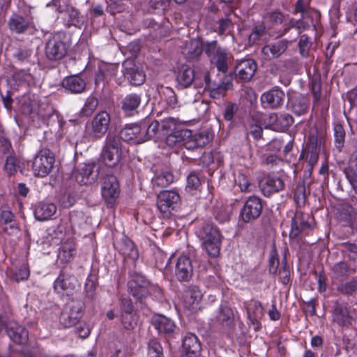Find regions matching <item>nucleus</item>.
Here are the masks:
<instances>
[{
  "label": "nucleus",
  "mask_w": 357,
  "mask_h": 357,
  "mask_svg": "<svg viewBox=\"0 0 357 357\" xmlns=\"http://www.w3.org/2000/svg\"><path fill=\"white\" fill-rule=\"evenodd\" d=\"M128 288L130 294L138 301L143 302L153 291L159 298L162 297V289L152 285L145 276L140 273H135L128 282Z\"/></svg>",
  "instance_id": "obj_1"
},
{
  "label": "nucleus",
  "mask_w": 357,
  "mask_h": 357,
  "mask_svg": "<svg viewBox=\"0 0 357 357\" xmlns=\"http://www.w3.org/2000/svg\"><path fill=\"white\" fill-rule=\"evenodd\" d=\"M198 237L202 241V244L208 255L217 257L220 250V231L211 223H206L197 231Z\"/></svg>",
  "instance_id": "obj_2"
},
{
  "label": "nucleus",
  "mask_w": 357,
  "mask_h": 357,
  "mask_svg": "<svg viewBox=\"0 0 357 357\" xmlns=\"http://www.w3.org/2000/svg\"><path fill=\"white\" fill-rule=\"evenodd\" d=\"M112 117L109 112L100 111L96 114L86 126V136L91 141L102 139L110 128Z\"/></svg>",
  "instance_id": "obj_3"
},
{
  "label": "nucleus",
  "mask_w": 357,
  "mask_h": 357,
  "mask_svg": "<svg viewBox=\"0 0 357 357\" xmlns=\"http://www.w3.org/2000/svg\"><path fill=\"white\" fill-rule=\"evenodd\" d=\"M121 141L119 137L107 135L102 147L100 158L109 167H116L121 158Z\"/></svg>",
  "instance_id": "obj_4"
},
{
  "label": "nucleus",
  "mask_w": 357,
  "mask_h": 357,
  "mask_svg": "<svg viewBox=\"0 0 357 357\" xmlns=\"http://www.w3.org/2000/svg\"><path fill=\"white\" fill-rule=\"evenodd\" d=\"M70 45L63 33H57L50 37L45 45V54L51 61H60L68 54Z\"/></svg>",
  "instance_id": "obj_5"
},
{
  "label": "nucleus",
  "mask_w": 357,
  "mask_h": 357,
  "mask_svg": "<svg viewBox=\"0 0 357 357\" xmlns=\"http://www.w3.org/2000/svg\"><path fill=\"white\" fill-rule=\"evenodd\" d=\"M55 162L54 153L48 149L37 152L32 162V171L35 176L45 177L52 170Z\"/></svg>",
  "instance_id": "obj_6"
},
{
  "label": "nucleus",
  "mask_w": 357,
  "mask_h": 357,
  "mask_svg": "<svg viewBox=\"0 0 357 357\" xmlns=\"http://www.w3.org/2000/svg\"><path fill=\"white\" fill-rule=\"evenodd\" d=\"M26 83L28 87L30 88L26 95L24 96V114L28 113L35 116L40 115V106L38 104V96L36 94L31 93L33 89H36V80L33 75L31 73H24V84Z\"/></svg>",
  "instance_id": "obj_7"
},
{
  "label": "nucleus",
  "mask_w": 357,
  "mask_h": 357,
  "mask_svg": "<svg viewBox=\"0 0 357 357\" xmlns=\"http://www.w3.org/2000/svg\"><path fill=\"white\" fill-rule=\"evenodd\" d=\"M101 193L107 206L112 207L120 194L119 184L114 175H106L102 183Z\"/></svg>",
  "instance_id": "obj_8"
},
{
  "label": "nucleus",
  "mask_w": 357,
  "mask_h": 357,
  "mask_svg": "<svg viewBox=\"0 0 357 357\" xmlns=\"http://www.w3.org/2000/svg\"><path fill=\"white\" fill-rule=\"evenodd\" d=\"M262 200L257 196H250L245 202L240 215L245 222H249L258 218L262 213Z\"/></svg>",
  "instance_id": "obj_9"
},
{
  "label": "nucleus",
  "mask_w": 357,
  "mask_h": 357,
  "mask_svg": "<svg viewBox=\"0 0 357 357\" xmlns=\"http://www.w3.org/2000/svg\"><path fill=\"white\" fill-rule=\"evenodd\" d=\"M179 201L180 196L176 191L163 190L158 195L157 206L161 213L168 216L176 207Z\"/></svg>",
  "instance_id": "obj_10"
},
{
  "label": "nucleus",
  "mask_w": 357,
  "mask_h": 357,
  "mask_svg": "<svg viewBox=\"0 0 357 357\" xmlns=\"http://www.w3.org/2000/svg\"><path fill=\"white\" fill-rule=\"evenodd\" d=\"M243 307L246 310L247 318L250 324L253 326L254 330L259 331L261 328V320L264 315V308L261 303L252 299L243 302Z\"/></svg>",
  "instance_id": "obj_11"
},
{
  "label": "nucleus",
  "mask_w": 357,
  "mask_h": 357,
  "mask_svg": "<svg viewBox=\"0 0 357 357\" xmlns=\"http://www.w3.org/2000/svg\"><path fill=\"white\" fill-rule=\"evenodd\" d=\"M124 77L134 86L142 85L146 80V75L142 68L132 60H126L123 63Z\"/></svg>",
  "instance_id": "obj_12"
},
{
  "label": "nucleus",
  "mask_w": 357,
  "mask_h": 357,
  "mask_svg": "<svg viewBox=\"0 0 357 357\" xmlns=\"http://www.w3.org/2000/svg\"><path fill=\"white\" fill-rule=\"evenodd\" d=\"M259 187L264 196L270 197L284 189V180L282 176L268 174L259 181Z\"/></svg>",
  "instance_id": "obj_13"
},
{
  "label": "nucleus",
  "mask_w": 357,
  "mask_h": 357,
  "mask_svg": "<svg viewBox=\"0 0 357 357\" xmlns=\"http://www.w3.org/2000/svg\"><path fill=\"white\" fill-rule=\"evenodd\" d=\"M83 303L80 301H73L69 304V310L63 311L59 320L65 328L76 325L82 316Z\"/></svg>",
  "instance_id": "obj_14"
},
{
  "label": "nucleus",
  "mask_w": 357,
  "mask_h": 357,
  "mask_svg": "<svg viewBox=\"0 0 357 357\" xmlns=\"http://www.w3.org/2000/svg\"><path fill=\"white\" fill-rule=\"evenodd\" d=\"M310 220H312V218L310 214L296 211L292 218L290 238H296L301 233L307 234L312 229Z\"/></svg>",
  "instance_id": "obj_15"
},
{
  "label": "nucleus",
  "mask_w": 357,
  "mask_h": 357,
  "mask_svg": "<svg viewBox=\"0 0 357 357\" xmlns=\"http://www.w3.org/2000/svg\"><path fill=\"white\" fill-rule=\"evenodd\" d=\"M284 98V92L278 86H274L261 95V102L266 107L276 109L283 105Z\"/></svg>",
  "instance_id": "obj_16"
},
{
  "label": "nucleus",
  "mask_w": 357,
  "mask_h": 357,
  "mask_svg": "<svg viewBox=\"0 0 357 357\" xmlns=\"http://www.w3.org/2000/svg\"><path fill=\"white\" fill-rule=\"evenodd\" d=\"M288 45L289 41L285 39L270 43L262 47V56L267 61L278 59L286 52Z\"/></svg>",
  "instance_id": "obj_17"
},
{
  "label": "nucleus",
  "mask_w": 357,
  "mask_h": 357,
  "mask_svg": "<svg viewBox=\"0 0 357 357\" xmlns=\"http://www.w3.org/2000/svg\"><path fill=\"white\" fill-rule=\"evenodd\" d=\"M333 321L341 327H349L352 324V316L347 304L336 301L332 312Z\"/></svg>",
  "instance_id": "obj_18"
},
{
  "label": "nucleus",
  "mask_w": 357,
  "mask_h": 357,
  "mask_svg": "<svg viewBox=\"0 0 357 357\" xmlns=\"http://www.w3.org/2000/svg\"><path fill=\"white\" fill-rule=\"evenodd\" d=\"M193 273L191 259L186 256L178 258L175 267V276L180 282L188 281Z\"/></svg>",
  "instance_id": "obj_19"
},
{
  "label": "nucleus",
  "mask_w": 357,
  "mask_h": 357,
  "mask_svg": "<svg viewBox=\"0 0 357 357\" xmlns=\"http://www.w3.org/2000/svg\"><path fill=\"white\" fill-rule=\"evenodd\" d=\"M202 298V292L197 287H189L183 291L182 296L183 305L188 310L195 311L198 308Z\"/></svg>",
  "instance_id": "obj_20"
},
{
  "label": "nucleus",
  "mask_w": 357,
  "mask_h": 357,
  "mask_svg": "<svg viewBox=\"0 0 357 357\" xmlns=\"http://www.w3.org/2000/svg\"><path fill=\"white\" fill-rule=\"evenodd\" d=\"M151 323L159 333L168 337L172 336L176 330V324L174 321L162 314L153 316Z\"/></svg>",
  "instance_id": "obj_21"
},
{
  "label": "nucleus",
  "mask_w": 357,
  "mask_h": 357,
  "mask_svg": "<svg viewBox=\"0 0 357 357\" xmlns=\"http://www.w3.org/2000/svg\"><path fill=\"white\" fill-rule=\"evenodd\" d=\"M233 83L231 79L228 76H224L219 82L209 84L207 91L210 96L213 99H220L224 98L227 91L231 89Z\"/></svg>",
  "instance_id": "obj_22"
},
{
  "label": "nucleus",
  "mask_w": 357,
  "mask_h": 357,
  "mask_svg": "<svg viewBox=\"0 0 357 357\" xmlns=\"http://www.w3.org/2000/svg\"><path fill=\"white\" fill-rule=\"evenodd\" d=\"M76 278L62 270L54 283V288L56 291H66L67 294L72 293L77 286Z\"/></svg>",
  "instance_id": "obj_23"
},
{
  "label": "nucleus",
  "mask_w": 357,
  "mask_h": 357,
  "mask_svg": "<svg viewBox=\"0 0 357 357\" xmlns=\"http://www.w3.org/2000/svg\"><path fill=\"white\" fill-rule=\"evenodd\" d=\"M257 70V64L252 59L242 60L237 63L235 68L236 77L240 79L248 82L254 76Z\"/></svg>",
  "instance_id": "obj_24"
},
{
  "label": "nucleus",
  "mask_w": 357,
  "mask_h": 357,
  "mask_svg": "<svg viewBox=\"0 0 357 357\" xmlns=\"http://www.w3.org/2000/svg\"><path fill=\"white\" fill-rule=\"evenodd\" d=\"M224 16L220 17L216 22L217 26L214 28V31L219 36H223L226 31L233 29L234 23L233 16H234V9L231 6H224Z\"/></svg>",
  "instance_id": "obj_25"
},
{
  "label": "nucleus",
  "mask_w": 357,
  "mask_h": 357,
  "mask_svg": "<svg viewBox=\"0 0 357 357\" xmlns=\"http://www.w3.org/2000/svg\"><path fill=\"white\" fill-rule=\"evenodd\" d=\"M310 107L308 98L302 94H295L289 98V109L297 116L305 114Z\"/></svg>",
  "instance_id": "obj_26"
},
{
  "label": "nucleus",
  "mask_w": 357,
  "mask_h": 357,
  "mask_svg": "<svg viewBox=\"0 0 357 357\" xmlns=\"http://www.w3.org/2000/svg\"><path fill=\"white\" fill-rule=\"evenodd\" d=\"M86 82L78 75H70L65 77L61 86L71 93H81L85 91Z\"/></svg>",
  "instance_id": "obj_27"
},
{
  "label": "nucleus",
  "mask_w": 357,
  "mask_h": 357,
  "mask_svg": "<svg viewBox=\"0 0 357 357\" xmlns=\"http://www.w3.org/2000/svg\"><path fill=\"white\" fill-rule=\"evenodd\" d=\"M203 52L202 42L197 38L187 41L183 47L182 53L188 61L197 59Z\"/></svg>",
  "instance_id": "obj_28"
},
{
  "label": "nucleus",
  "mask_w": 357,
  "mask_h": 357,
  "mask_svg": "<svg viewBox=\"0 0 357 357\" xmlns=\"http://www.w3.org/2000/svg\"><path fill=\"white\" fill-rule=\"evenodd\" d=\"M141 101V95L135 93H129L121 101V109L126 116H132L139 108Z\"/></svg>",
  "instance_id": "obj_29"
},
{
  "label": "nucleus",
  "mask_w": 357,
  "mask_h": 357,
  "mask_svg": "<svg viewBox=\"0 0 357 357\" xmlns=\"http://www.w3.org/2000/svg\"><path fill=\"white\" fill-rule=\"evenodd\" d=\"M117 249L122 255L131 259L134 261L139 257V252L136 245L127 236L121 238V241L117 244Z\"/></svg>",
  "instance_id": "obj_30"
},
{
  "label": "nucleus",
  "mask_w": 357,
  "mask_h": 357,
  "mask_svg": "<svg viewBox=\"0 0 357 357\" xmlns=\"http://www.w3.org/2000/svg\"><path fill=\"white\" fill-rule=\"evenodd\" d=\"M159 93L161 98L163 99L167 102V105L172 109L181 107L188 103L184 97H181L180 100H178L174 90L170 87L161 86L159 89Z\"/></svg>",
  "instance_id": "obj_31"
},
{
  "label": "nucleus",
  "mask_w": 357,
  "mask_h": 357,
  "mask_svg": "<svg viewBox=\"0 0 357 357\" xmlns=\"http://www.w3.org/2000/svg\"><path fill=\"white\" fill-rule=\"evenodd\" d=\"M326 130L324 128L318 126H314L311 128L308 135V139L306 144L324 147L326 139Z\"/></svg>",
  "instance_id": "obj_32"
},
{
  "label": "nucleus",
  "mask_w": 357,
  "mask_h": 357,
  "mask_svg": "<svg viewBox=\"0 0 357 357\" xmlns=\"http://www.w3.org/2000/svg\"><path fill=\"white\" fill-rule=\"evenodd\" d=\"M121 137L124 141H135L137 144L143 143L139 139L143 137L142 127L140 125L134 124L125 127L120 132Z\"/></svg>",
  "instance_id": "obj_33"
},
{
  "label": "nucleus",
  "mask_w": 357,
  "mask_h": 357,
  "mask_svg": "<svg viewBox=\"0 0 357 357\" xmlns=\"http://www.w3.org/2000/svg\"><path fill=\"white\" fill-rule=\"evenodd\" d=\"M56 209L53 203L40 202L34 210V215L38 220H47L56 213Z\"/></svg>",
  "instance_id": "obj_34"
},
{
  "label": "nucleus",
  "mask_w": 357,
  "mask_h": 357,
  "mask_svg": "<svg viewBox=\"0 0 357 357\" xmlns=\"http://www.w3.org/2000/svg\"><path fill=\"white\" fill-rule=\"evenodd\" d=\"M320 147L306 144L305 149L302 151L300 158L305 156L307 161L309 174L311 175L314 167L318 162L319 158Z\"/></svg>",
  "instance_id": "obj_35"
},
{
  "label": "nucleus",
  "mask_w": 357,
  "mask_h": 357,
  "mask_svg": "<svg viewBox=\"0 0 357 357\" xmlns=\"http://www.w3.org/2000/svg\"><path fill=\"white\" fill-rule=\"evenodd\" d=\"M76 254V245L74 239H67L61 246L58 255L59 259L65 262H69Z\"/></svg>",
  "instance_id": "obj_36"
},
{
  "label": "nucleus",
  "mask_w": 357,
  "mask_h": 357,
  "mask_svg": "<svg viewBox=\"0 0 357 357\" xmlns=\"http://www.w3.org/2000/svg\"><path fill=\"white\" fill-rule=\"evenodd\" d=\"M229 54L226 49H219L215 54L210 58L211 64L214 65L218 71L225 73L228 70Z\"/></svg>",
  "instance_id": "obj_37"
},
{
  "label": "nucleus",
  "mask_w": 357,
  "mask_h": 357,
  "mask_svg": "<svg viewBox=\"0 0 357 357\" xmlns=\"http://www.w3.org/2000/svg\"><path fill=\"white\" fill-rule=\"evenodd\" d=\"M182 347L184 352L199 354L201 343L198 337L192 333H187L183 339Z\"/></svg>",
  "instance_id": "obj_38"
},
{
  "label": "nucleus",
  "mask_w": 357,
  "mask_h": 357,
  "mask_svg": "<svg viewBox=\"0 0 357 357\" xmlns=\"http://www.w3.org/2000/svg\"><path fill=\"white\" fill-rule=\"evenodd\" d=\"M192 135V132L188 129H181L167 134L166 144L169 147H174L183 143L185 138Z\"/></svg>",
  "instance_id": "obj_39"
},
{
  "label": "nucleus",
  "mask_w": 357,
  "mask_h": 357,
  "mask_svg": "<svg viewBox=\"0 0 357 357\" xmlns=\"http://www.w3.org/2000/svg\"><path fill=\"white\" fill-rule=\"evenodd\" d=\"M195 78L194 70L187 65H182L178 72L176 79L183 87L190 86Z\"/></svg>",
  "instance_id": "obj_40"
},
{
  "label": "nucleus",
  "mask_w": 357,
  "mask_h": 357,
  "mask_svg": "<svg viewBox=\"0 0 357 357\" xmlns=\"http://www.w3.org/2000/svg\"><path fill=\"white\" fill-rule=\"evenodd\" d=\"M294 119L293 116L287 113H280L275 114V119L273 123V129L276 131L284 132L293 125Z\"/></svg>",
  "instance_id": "obj_41"
},
{
  "label": "nucleus",
  "mask_w": 357,
  "mask_h": 357,
  "mask_svg": "<svg viewBox=\"0 0 357 357\" xmlns=\"http://www.w3.org/2000/svg\"><path fill=\"white\" fill-rule=\"evenodd\" d=\"M93 169V165H84L76 176L77 182L82 185H89L93 183L97 177V174H94Z\"/></svg>",
  "instance_id": "obj_42"
},
{
  "label": "nucleus",
  "mask_w": 357,
  "mask_h": 357,
  "mask_svg": "<svg viewBox=\"0 0 357 357\" xmlns=\"http://www.w3.org/2000/svg\"><path fill=\"white\" fill-rule=\"evenodd\" d=\"M174 181V176L169 170L162 171L155 174L152 178V184L153 187L166 188Z\"/></svg>",
  "instance_id": "obj_43"
},
{
  "label": "nucleus",
  "mask_w": 357,
  "mask_h": 357,
  "mask_svg": "<svg viewBox=\"0 0 357 357\" xmlns=\"http://www.w3.org/2000/svg\"><path fill=\"white\" fill-rule=\"evenodd\" d=\"M141 126L143 137L139 140L144 141V142L155 137L160 132V123L158 121H153L149 125L144 122Z\"/></svg>",
  "instance_id": "obj_44"
},
{
  "label": "nucleus",
  "mask_w": 357,
  "mask_h": 357,
  "mask_svg": "<svg viewBox=\"0 0 357 357\" xmlns=\"http://www.w3.org/2000/svg\"><path fill=\"white\" fill-rule=\"evenodd\" d=\"M217 320L223 326L230 325L234 320V310L228 305H221L217 315Z\"/></svg>",
  "instance_id": "obj_45"
},
{
  "label": "nucleus",
  "mask_w": 357,
  "mask_h": 357,
  "mask_svg": "<svg viewBox=\"0 0 357 357\" xmlns=\"http://www.w3.org/2000/svg\"><path fill=\"white\" fill-rule=\"evenodd\" d=\"M13 214L9 210H1L0 212V223L5 225L3 229L5 231L11 230L10 233H13L14 231L19 230L16 227L15 222L13 220Z\"/></svg>",
  "instance_id": "obj_46"
},
{
  "label": "nucleus",
  "mask_w": 357,
  "mask_h": 357,
  "mask_svg": "<svg viewBox=\"0 0 357 357\" xmlns=\"http://www.w3.org/2000/svg\"><path fill=\"white\" fill-rule=\"evenodd\" d=\"M98 105V98L93 96H90L86 98L83 107L79 112V116L80 117H88L91 116L96 109Z\"/></svg>",
  "instance_id": "obj_47"
},
{
  "label": "nucleus",
  "mask_w": 357,
  "mask_h": 357,
  "mask_svg": "<svg viewBox=\"0 0 357 357\" xmlns=\"http://www.w3.org/2000/svg\"><path fill=\"white\" fill-rule=\"evenodd\" d=\"M266 27L264 23H260L254 26L250 30L249 41L251 43V46L257 44L260 40L266 35Z\"/></svg>",
  "instance_id": "obj_48"
},
{
  "label": "nucleus",
  "mask_w": 357,
  "mask_h": 357,
  "mask_svg": "<svg viewBox=\"0 0 357 357\" xmlns=\"http://www.w3.org/2000/svg\"><path fill=\"white\" fill-rule=\"evenodd\" d=\"M311 92L313 96V104L317 105L321 99V79L319 75H314L310 82Z\"/></svg>",
  "instance_id": "obj_49"
},
{
  "label": "nucleus",
  "mask_w": 357,
  "mask_h": 357,
  "mask_svg": "<svg viewBox=\"0 0 357 357\" xmlns=\"http://www.w3.org/2000/svg\"><path fill=\"white\" fill-rule=\"evenodd\" d=\"M98 284V276L96 274H89L84 287V291L86 297L90 300H93L96 290Z\"/></svg>",
  "instance_id": "obj_50"
},
{
  "label": "nucleus",
  "mask_w": 357,
  "mask_h": 357,
  "mask_svg": "<svg viewBox=\"0 0 357 357\" xmlns=\"http://www.w3.org/2000/svg\"><path fill=\"white\" fill-rule=\"evenodd\" d=\"M333 130L335 147L339 151H341L344 144L345 130L343 126L340 123L335 124Z\"/></svg>",
  "instance_id": "obj_51"
},
{
  "label": "nucleus",
  "mask_w": 357,
  "mask_h": 357,
  "mask_svg": "<svg viewBox=\"0 0 357 357\" xmlns=\"http://www.w3.org/2000/svg\"><path fill=\"white\" fill-rule=\"evenodd\" d=\"M294 198L298 207L303 206L306 202L307 193L304 182L298 183L295 189Z\"/></svg>",
  "instance_id": "obj_52"
},
{
  "label": "nucleus",
  "mask_w": 357,
  "mask_h": 357,
  "mask_svg": "<svg viewBox=\"0 0 357 357\" xmlns=\"http://www.w3.org/2000/svg\"><path fill=\"white\" fill-rule=\"evenodd\" d=\"M137 317L134 312L121 313V322L126 330H132L137 326Z\"/></svg>",
  "instance_id": "obj_53"
},
{
  "label": "nucleus",
  "mask_w": 357,
  "mask_h": 357,
  "mask_svg": "<svg viewBox=\"0 0 357 357\" xmlns=\"http://www.w3.org/2000/svg\"><path fill=\"white\" fill-rule=\"evenodd\" d=\"M310 27V24L304 21V19L303 18L297 20L291 19L290 21V24L286 26L282 31H280L279 35L280 36L285 35L291 28H296L299 31H301L309 29Z\"/></svg>",
  "instance_id": "obj_54"
},
{
  "label": "nucleus",
  "mask_w": 357,
  "mask_h": 357,
  "mask_svg": "<svg viewBox=\"0 0 357 357\" xmlns=\"http://www.w3.org/2000/svg\"><path fill=\"white\" fill-rule=\"evenodd\" d=\"M66 13L68 14V19L67 21L68 25L78 26L81 23L80 13L78 10L72 6H66Z\"/></svg>",
  "instance_id": "obj_55"
},
{
  "label": "nucleus",
  "mask_w": 357,
  "mask_h": 357,
  "mask_svg": "<svg viewBox=\"0 0 357 357\" xmlns=\"http://www.w3.org/2000/svg\"><path fill=\"white\" fill-rule=\"evenodd\" d=\"M337 291L344 295H351L357 291V277L341 284L337 287Z\"/></svg>",
  "instance_id": "obj_56"
},
{
  "label": "nucleus",
  "mask_w": 357,
  "mask_h": 357,
  "mask_svg": "<svg viewBox=\"0 0 357 357\" xmlns=\"http://www.w3.org/2000/svg\"><path fill=\"white\" fill-rule=\"evenodd\" d=\"M198 148L204 147L212 141L213 135L208 131L196 133L192 136Z\"/></svg>",
  "instance_id": "obj_57"
},
{
  "label": "nucleus",
  "mask_w": 357,
  "mask_h": 357,
  "mask_svg": "<svg viewBox=\"0 0 357 357\" xmlns=\"http://www.w3.org/2000/svg\"><path fill=\"white\" fill-rule=\"evenodd\" d=\"M201 186V181L198 175L192 172L187 177L185 190L189 192L198 190Z\"/></svg>",
  "instance_id": "obj_58"
},
{
  "label": "nucleus",
  "mask_w": 357,
  "mask_h": 357,
  "mask_svg": "<svg viewBox=\"0 0 357 357\" xmlns=\"http://www.w3.org/2000/svg\"><path fill=\"white\" fill-rule=\"evenodd\" d=\"M177 121L174 118H168L160 123V131L163 132V135L169 134V132H174L178 129L176 127Z\"/></svg>",
  "instance_id": "obj_59"
},
{
  "label": "nucleus",
  "mask_w": 357,
  "mask_h": 357,
  "mask_svg": "<svg viewBox=\"0 0 357 357\" xmlns=\"http://www.w3.org/2000/svg\"><path fill=\"white\" fill-rule=\"evenodd\" d=\"M148 354L150 357H164L162 347L156 340L149 341Z\"/></svg>",
  "instance_id": "obj_60"
},
{
  "label": "nucleus",
  "mask_w": 357,
  "mask_h": 357,
  "mask_svg": "<svg viewBox=\"0 0 357 357\" xmlns=\"http://www.w3.org/2000/svg\"><path fill=\"white\" fill-rule=\"evenodd\" d=\"M332 271L337 278L347 276L351 273V269L345 261L335 264L332 268Z\"/></svg>",
  "instance_id": "obj_61"
},
{
  "label": "nucleus",
  "mask_w": 357,
  "mask_h": 357,
  "mask_svg": "<svg viewBox=\"0 0 357 357\" xmlns=\"http://www.w3.org/2000/svg\"><path fill=\"white\" fill-rule=\"evenodd\" d=\"M312 42L310 40L309 37L306 34H303L301 36L300 40L298 42V47L300 54L303 57H307L309 54V51L312 46Z\"/></svg>",
  "instance_id": "obj_62"
},
{
  "label": "nucleus",
  "mask_w": 357,
  "mask_h": 357,
  "mask_svg": "<svg viewBox=\"0 0 357 357\" xmlns=\"http://www.w3.org/2000/svg\"><path fill=\"white\" fill-rule=\"evenodd\" d=\"M250 38V30L246 28H242L238 30V33L237 34V38L233 36V39L236 40V42L239 43V45L246 47H252L251 43L249 41Z\"/></svg>",
  "instance_id": "obj_63"
},
{
  "label": "nucleus",
  "mask_w": 357,
  "mask_h": 357,
  "mask_svg": "<svg viewBox=\"0 0 357 357\" xmlns=\"http://www.w3.org/2000/svg\"><path fill=\"white\" fill-rule=\"evenodd\" d=\"M343 172L352 189L357 195V172L352 167H345Z\"/></svg>",
  "instance_id": "obj_64"
}]
</instances>
